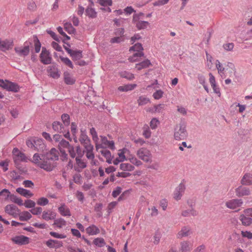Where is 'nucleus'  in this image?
I'll list each match as a JSON object with an SVG mask.
<instances>
[{"mask_svg": "<svg viewBox=\"0 0 252 252\" xmlns=\"http://www.w3.org/2000/svg\"><path fill=\"white\" fill-rule=\"evenodd\" d=\"M174 137L177 140H184L188 136L186 126L183 124L177 125L174 129Z\"/></svg>", "mask_w": 252, "mask_h": 252, "instance_id": "1", "label": "nucleus"}, {"mask_svg": "<svg viewBox=\"0 0 252 252\" xmlns=\"http://www.w3.org/2000/svg\"><path fill=\"white\" fill-rule=\"evenodd\" d=\"M63 47L66 52L69 54L73 61H78L83 58L82 51L80 50H73L65 46V45H63Z\"/></svg>", "mask_w": 252, "mask_h": 252, "instance_id": "2", "label": "nucleus"}, {"mask_svg": "<svg viewBox=\"0 0 252 252\" xmlns=\"http://www.w3.org/2000/svg\"><path fill=\"white\" fill-rule=\"evenodd\" d=\"M39 57L40 62L44 64H49L52 63V58L50 53L45 47L42 48V51Z\"/></svg>", "mask_w": 252, "mask_h": 252, "instance_id": "3", "label": "nucleus"}, {"mask_svg": "<svg viewBox=\"0 0 252 252\" xmlns=\"http://www.w3.org/2000/svg\"><path fill=\"white\" fill-rule=\"evenodd\" d=\"M11 240L14 244L20 246L25 245L30 243V238L22 235L13 237Z\"/></svg>", "mask_w": 252, "mask_h": 252, "instance_id": "4", "label": "nucleus"}, {"mask_svg": "<svg viewBox=\"0 0 252 252\" xmlns=\"http://www.w3.org/2000/svg\"><path fill=\"white\" fill-rule=\"evenodd\" d=\"M57 66V63H53L52 65L48 66L47 69V72L50 74V76L54 79H58L61 76Z\"/></svg>", "mask_w": 252, "mask_h": 252, "instance_id": "5", "label": "nucleus"}, {"mask_svg": "<svg viewBox=\"0 0 252 252\" xmlns=\"http://www.w3.org/2000/svg\"><path fill=\"white\" fill-rule=\"evenodd\" d=\"M32 43L31 42L28 43V42L26 41L25 42V45L23 49L16 47L15 48V51L16 53L20 56H27L29 55L30 51V46L32 45Z\"/></svg>", "mask_w": 252, "mask_h": 252, "instance_id": "6", "label": "nucleus"}, {"mask_svg": "<svg viewBox=\"0 0 252 252\" xmlns=\"http://www.w3.org/2000/svg\"><path fill=\"white\" fill-rule=\"evenodd\" d=\"M243 201L241 199H233L227 201L225 203L226 206L231 209H235L241 207L243 204Z\"/></svg>", "mask_w": 252, "mask_h": 252, "instance_id": "7", "label": "nucleus"}, {"mask_svg": "<svg viewBox=\"0 0 252 252\" xmlns=\"http://www.w3.org/2000/svg\"><path fill=\"white\" fill-rule=\"evenodd\" d=\"M40 164L39 165V167L44 170L50 172L52 171L56 166V163H52L49 160H41Z\"/></svg>", "mask_w": 252, "mask_h": 252, "instance_id": "8", "label": "nucleus"}, {"mask_svg": "<svg viewBox=\"0 0 252 252\" xmlns=\"http://www.w3.org/2000/svg\"><path fill=\"white\" fill-rule=\"evenodd\" d=\"M6 85H4L5 90L9 92L17 93L19 91V86L18 84L12 82L8 80H5Z\"/></svg>", "mask_w": 252, "mask_h": 252, "instance_id": "9", "label": "nucleus"}, {"mask_svg": "<svg viewBox=\"0 0 252 252\" xmlns=\"http://www.w3.org/2000/svg\"><path fill=\"white\" fill-rule=\"evenodd\" d=\"M235 193L237 196L241 197L250 195V190L249 188L240 186L235 189Z\"/></svg>", "mask_w": 252, "mask_h": 252, "instance_id": "10", "label": "nucleus"}, {"mask_svg": "<svg viewBox=\"0 0 252 252\" xmlns=\"http://www.w3.org/2000/svg\"><path fill=\"white\" fill-rule=\"evenodd\" d=\"M63 81L67 85H73L75 83V79L67 71L63 73Z\"/></svg>", "mask_w": 252, "mask_h": 252, "instance_id": "11", "label": "nucleus"}, {"mask_svg": "<svg viewBox=\"0 0 252 252\" xmlns=\"http://www.w3.org/2000/svg\"><path fill=\"white\" fill-rule=\"evenodd\" d=\"M241 183L243 185L250 186L252 185V174L249 173H247L244 174L242 177Z\"/></svg>", "mask_w": 252, "mask_h": 252, "instance_id": "12", "label": "nucleus"}, {"mask_svg": "<svg viewBox=\"0 0 252 252\" xmlns=\"http://www.w3.org/2000/svg\"><path fill=\"white\" fill-rule=\"evenodd\" d=\"M43 141L44 140L42 138H36L34 139V148L37 151L39 152L40 150H43L45 148V145L43 143Z\"/></svg>", "mask_w": 252, "mask_h": 252, "instance_id": "13", "label": "nucleus"}, {"mask_svg": "<svg viewBox=\"0 0 252 252\" xmlns=\"http://www.w3.org/2000/svg\"><path fill=\"white\" fill-rule=\"evenodd\" d=\"M16 191L20 195L27 198L31 197L33 195V194L30 190L23 188H18L16 189Z\"/></svg>", "mask_w": 252, "mask_h": 252, "instance_id": "14", "label": "nucleus"}, {"mask_svg": "<svg viewBox=\"0 0 252 252\" xmlns=\"http://www.w3.org/2000/svg\"><path fill=\"white\" fill-rule=\"evenodd\" d=\"M12 42L5 40L1 41L0 40V49L2 51L9 50L12 46Z\"/></svg>", "mask_w": 252, "mask_h": 252, "instance_id": "15", "label": "nucleus"}, {"mask_svg": "<svg viewBox=\"0 0 252 252\" xmlns=\"http://www.w3.org/2000/svg\"><path fill=\"white\" fill-rule=\"evenodd\" d=\"M150 65H152L151 61L147 59L144 61L136 64L135 67L138 70H140L143 68H145L149 67Z\"/></svg>", "mask_w": 252, "mask_h": 252, "instance_id": "16", "label": "nucleus"}, {"mask_svg": "<svg viewBox=\"0 0 252 252\" xmlns=\"http://www.w3.org/2000/svg\"><path fill=\"white\" fill-rule=\"evenodd\" d=\"M81 134L79 138V141L81 144H83L85 142H91V140L86 134V129L81 128L80 129Z\"/></svg>", "mask_w": 252, "mask_h": 252, "instance_id": "17", "label": "nucleus"}, {"mask_svg": "<svg viewBox=\"0 0 252 252\" xmlns=\"http://www.w3.org/2000/svg\"><path fill=\"white\" fill-rule=\"evenodd\" d=\"M52 128L55 131L61 133L63 132L64 126L59 121H54L52 125Z\"/></svg>", "mask_w": 252, "mask_h": 252, "instance_id": "18", "label": "nucleus"}, {"mask_svg": "<svg viewBox=\"0 0 252 252\" xmlns=\"http://www.w3.org/2000/svg\"><path fill=\"white\" fill-rule=\"evenodd\" d=\"M239 220L241 221L242 225L244 226H250L252 223V219L246 217L244 214L240 216Z\"/></svg>", "mask_w": 252, "mask_h": 252, "instance_id": "19", "label": "nucleus"}, {"mask_svg": "<svg viewBox=\"0 0 252 252\" xmlns=\"http://www.w3.org/2000/svg\"><path fill=\"white\" fill-rule=\"evenodd\" d=\"M65 205L63 203L58 208L59 212L63 216H70L71 214L69 209L68 208H65Z\"/></svg>", "mask_w": 252, "mask_h": 252, "instance_id": "20", "label": "nucleus"}, {"mask_svg": "<svg viewBox=\"0 0 252 252\" xmlns=\"http://www.w3.org/2000/svg\"><path fill=\"white\" fill-rule=\"evenodd\" d=\"M86 232L90 235H94L100 232L99 229L94 225L89 226L86 229Z\"/></svg>", "mask_w": 252, "mask_h": 252, "instance_id": "21", "label": "nucleus"}, {"mask_svg": "<svg viewBox=\"0 0 252 252\" xmlns=\"http://www.w3.org/2000/svg\"><path fill=\"white\" fill-rule=\"evenodd\" d=\"M101 154L106 158V162L109 163H112V159L114 157L111 156V153L108 150L100 151Z\"/></svg>", "mask_w": 252, "mask_h": 252, "instance_id": "22", "label": "nucleus"}, {"mask_svg": "<svg viewBox=\"0 0 252 252\" xmlns=\"http://www.w3.org/2000/svg\"><path fill=\"white\" fill-rule=\"evenodd\" d=\"M189 229L187 226H184L177 234V238L181 239L183 237H186L189 235Z\"/></svg>", "mask_w": 252, "mask_h": 252, "instance_id": "23", "label": "nucleus"}, {"mask_svg": "<svg viewBox=\"0 0 252 252\" xmlns=\"http://www.w3.org/2000/svg\"><path fill=\"white\" fill-rule=\"evenodd\" d=\"M4 211L7 214H11L12 212L20 211L18 208L14 204H8L4 208Z\"/></svg>", "mask_w": 252, "mask_h": 252, "instance_id": "24", "label": "nucleus"}, {"mask_svg": "<svg viewBox=\"0 0 252 252\" xmlns=\"http://www.w3.org/2000/svg\"><path fill=\"white\" fill-rule=\"evenodd\" d=\"M64 29L69 34H75L76 33V29L72 26L70 23L66 22L64 24Z\"/></svg>", "mask_w": 252, "mask_h": 252, "instance_id": "25", "label": "nucleus"}, {"mask_svg": "<svg viewBox=\"0 0 252 252\" xmlns=\"http://www.w3.org/2000/svg\"><path fill=\"white\" fill-rule=\"evenodd\" d=\"M85 13L86 16H88L91 18H95L97 16V13L95 11L94 9L88 6L85 10Z\"/></svg>", "mask_w": 252, "mask_h": 252, "instance_id": "26", "label": "nucleus"}, {"mask_svg": "<svg viewBox=\"0 0 252 252\" xmlns=\"http://www.w3.org/2000/svg\"><path fill=\"white\" fill-rule=\"evenodd\" d=\"M136 87V84H127L120 86L118 89L120 92H127L133 90Z\"/></svg>", "mask_w": 252, "mask_h": 252, "instance_id": "27", "label": "nucleus"}, {"mask_svg": "<svg viewBox=\"0 0 252 252\" xmlns=\"http://www.w3.org/2000/svg\"><path fill=\"white\" fill-rule=\"evenodd\" d=\"M32 217V215L28 211H23L21 215H19V220L22 221H28Z\"/></svg>", "mask_w": 252, "mask_h": 252, "instance_id": "28", "label": "nucleus"}, {"mask_svg": "<svg viewBox=\"0 0 252 252\" xmlns=\"http://www.w3.org/2000/svg\"><path fill=\"white\" fill-rule=\"evenodd\" d=\"M33 38L35 52L36 53H38L39 52V51L40 50L41 44L36 35H33Z\"/></svg>", "mask_w": 252, "mask_h": 252, "instance_id": "29", "label": "nucleus"}, {"mask_svg": "<svg viewBox=\"0 0 252 252\" xmlns=\"http://www.w3.org/2000/svg\"><path fill=\"white\" fill-rule=\"evenodd\" d=\"M150 23L148 21H140L136 24L135 26L138 30H141L147 29Z\"/></svg>", "mask_w": 252, "mask_h": 252, "instance_id": "30", "label": "nucleus"}, {"mask_svg": "<svg viewBox=\"0 0 252 252\" xmlns=\"http://www.w3.org/2000/svg\"><path fill=\"white\" fill-rule=\"evenodd\" d=\"M101 140L103 144L107 145L108 146V147L111 150H113L115 149V143L113 141L108 140L107 138L105 136L101 137Z\"/></svg>", "mask_w": 252, "mask_h": 252, "instance_id": "31", "label": "nucleus"}, {"mask_svg": "<svg viewBox=\"0 0 252 252\" xmlns=\"http://www.w3.org/2000/svg\"><path fill=\"white\" fill-rule=\"evenodd\" d=\"M120 75L121 77L126 78L128 80H132L134 78V75L128 71H124L120 72Z\"/></svg>", "mask_w": 252, "mask_h": 252, "instance_id": "32", "label": "nucleus"}, {"mask_svg": "<svg viewBox=\"0 0 252 252\" xmlns=\"http://www.w3.org/2000/svg\"><path fill=\"white\" fill-rule=\"evenodd\" d=\"M120 168L123 171H132L134 169V166L129 163H121Z\"/></svg>", "mask_w": 252, "mask_h": 252, "instance_id": "33", "label": "nucleus"}, {"mask_svg": "<svg viewBox=\"0 0 252 252\" xmlns=\"http://www.w3.org/2000/svg\"><path fill=\"white\" fill-rule=\"evenodd\" d=\"M53 225H56L58 228H62L63 226L66 225L65 220L63 219H55Z\"/></svg>", "mask_w": 252, "mask_h": 252, "instance_id": "34", "label": "nucleus"}, {"mask_svg": "<svg viewBox=\"0 0 252 252\" xmlns=\"http://www.w3.org/2000/svg\"><path fill=\"white\" fill-rule=\"evenodd\" d=\"M61 119L64 126H68L70 124V116L68 114L64 113L61 116Z\"/></svg>", "mask_w": 252, "mask_h": 252, "instance_id": "35", "label": "nucleus"}, {"mask_svg": "<svg viewBox=\"0 0 252 252\" xmlns=\"http://www.w3.org/2000/svg\"><path fill=\"white\" fill-rule=\"evenodd\" d=\"M139 105H144L150 102V100L149 98L144 96H140L137 100Z\"/></svg>", "mask_w": 252, "mask_h": 252, "instance_id": "36", "label": "nucleus"}, {"mask_svg": "<svg viewBox=\"0 0 252 252\" xmlns=\"http://www.w3.org/2000/svg\"><path fill=\"white\" fill-rule=\"evenodd\" d=\"M61 60L67 66L73 69L74 66L72 63V62L67 57H63V56H60Z\"/></svg>", "mask_w": 252, "mask_h": 252, "instance_id": "37", "label": "nucleus"}, {"mask_svg": "<svg viewBox=\"0 0 252 252\" xmlns=\"http://www.w3.org/2000/svg\"><path fill=\"white\" fill-rule=\"evenodd\" d=\"M93 243L99 247H102L103 246L105 245V242L104 241V240L102 238H96L94 239L93 241Z\"/></svg>", "mask_w": 252, "mask_h": 252, "instance_id": "38", "label": "nucleus"}, {"mask_svg": "<svg viewBox=\"0 0 252 252\" xmlns=\"http://www.w3.org/2000/svg\"><path fill=\"white\" fill-rule=\"evenodd\" d=\"M191 214L193 216H196L198 214L197 211L194 209L191 208L190 210H187L182 212V215L184 217H187L189 214Z\"/></svg>", "mask_w": 252, "mask_h": 252, "instance_id": "39", "label": "nucleus"}, {"mask_svg": "<svg viewBox=\"0 0 252 252\" xmlns=\"http://www.w3.org/2000/svg\"><path fill=\"white\" fill-rule=\"evenodd\" d=\"M41 154L39 155L38 153H35L34 154L33 156V160L32 161L33 163L36 164L38 167L39 164H40L41 162L39 161L41 160Z\"/></svg>", "mask_w": 252, "mask_h": 252, "instance_id": "40", "label": "nucleus"}, {"mask_svg": "<svg viewBox=\"0 0 252 252\" xmlns=\"http://www.w3.org/2000/svg\"><path fill=\"white\" fill-rule=\"evenodd\" d=\"M216 67L218 69V72L222 74H224V71H227L228 70V68L223 67L219 60L216 61Z\"/></svg>", "mask_w": 252, "mask_h": 252, "instance_id": "41", "label": "nucleus"}, {"mask_svg": "<svg viewBox=\"0 0 252 252\" xmlns=\"http://www.w3.org/2000/svg\"><path fill=\"white\" fill-rule=\"evenodd\" d=\"M26 208H34L35 206V203L32 200L27 199L25 200L24 205Z\"/></svg>", "mask_w": 252, "mask_h": 252, "instance_id": "42", "label": "nucleus"}, {"mask_svg": "<svg viewBox=\"0 0 252 252\" xmlns=\"http://www.w3.org/2000/svg\"><path fill=\"white\" fill-rule=\"evenodd\" d=\"M130 194V190H126L124 192H123L120 196L119 197L118 199V201H121L126 199Z\"/></svg>", "mask_w": 252, "mask_h": 252, "instance_id": "43", "label": "nucleus"}, {"mask_svg": "<svg viewBox=\"0 0 252 252\" xmlns=\"http://www.w3.org/2000/svg\"><path fill=\"white\" fill-rule=\"evenodd\" d=\"M48 202L49 200L47 198L42 197L38 199L37 204L40 206H45L48 203Z\"/></svg>", "mask_w": 252, "mask_h": 252, "instance_id": "44", "label": "nucleus"}, {"mask_svg": "<svg viewBox=\"0 0 252 252\" xmlns=\"http://www.w3.org/2000/svg\"><path fill=\"white\" fill-rule=\"evenodd\" d=\"M57 242V240L53 239H49L46 241L45 244L49 248H56V243Z\"/></svg>", "mask_w": 252, "mask_h": 252, "instance_id": "45", "label": "nucleus"}, {"mask_svg": "<svg viewBox=\"0 0 252 252\" xmlns=\"http://www.w3.org/2000/svg\"><path fill=\"white\" fill-rule=\"evenodd\" d=\"M181 252H187V251H190V248L189 247V245L187 242H183L181 243Z\"/></svg>", "mask_w": 252, "mask_h": 252, "instance_id": "46", "label": "nucleus"}, {"mask_svg": "<svg viewBox=\"0 0 252 252\" xmlns=\"http://www.w3.org/2000/svg\"><path fill=\"white\" fill-rule=\"evenodd\" d=\"M41 160H54L53 156L50 155L48 153H45L41 154Z\"/></svg>", "mask_w": 252, "mask_h": 252, "instance_id": "47", "label": "nucleus"}, {"mask_svg": "<svg viewBox=\"0 0 252 252\" xmlns=\"http://www.w3.org/2000/svg\"><path fill=\"white\" fill-rule=\"evenodd\" d=\"M146 154H150V151L144 148L140 149L137 152V155L138 156L139 158L140 157H142V156H144Z\"/></svg>", "mask_w": 252, "mask_h": 252, "instance_id": "48", "label": "nucleus"}, {"mask_svg": "<svg viewBox=\"0 0 252 252\" xmlns=\"http://www.w3.org/2000/svg\"><path fill=\"white\" fill-rule=\"evenodd\" d=\"M82 158L76 157L75 158L76 163L82 169L85 168L87 167V164L85 162L81 160Z\"/></svg>", "mask_w": 252, "mask_h": 252, "instance_id": "49", "label": "nucleus"}, {"mask_svg": "<svg viewBox=\"0 0 252 252\" xmlns=\"http://www.w3.org/2000/svg\"><path fill=\"white\" fill-rule=\"evenodd\" d=\"M98 2L103 6H111L113 3L112 0H98Z\"/></svg>", "mask_w": 252, "mask_h": 252, "instance_id": "50", "label": "nucleus"}, {"mask_svg": "<svg viewBox=\"0 0 252 252\" xmlns=\"http://www.w3.org/2000/svg\"><path fill=\"white\" fill-rule=\"evenodd\" d=\"M70 144L69 142L66 141L64 139L62 138L59 142V149L63 147V148H68L70 147Z\"/></svg>", "mask_w": 252, "mask_h": 252, "instance_id": "51", "label": "nucleus"}, {"mask_svg": "<svg viewBox=\"0 0 252 252\" xmlns=\"http://www.w3.org/2000/svg\"><path fill=\"white\" fill-rule=\"evenodd\" d=\"M85 147L87 153L93 152L94 149V146L91 144V142H85L82 144Z\"/></svg>", "mask_w": 252, "mask_h": 252, "instance_id": "52", "label": "nucleus"}, {"mask_svg": "<svg viewBox=\"0 0 252 252\" xmlns=\"http://www.w3.org/2000/svg\"><path fill=\"white\" fill-rule=\"evenodd\" d=\"M57 30L58 32L60 33L61 35H62L64 38H65V39L67 40H69L70 39V36L67 35L63 31V28L61 27H58L57 28Z\"/></svg>", "mask_w": 252, "mask_h": 252, "instance_id": "53", "label": "nucleus"}, {"mask_svg": "<svg viewBox=\"0 0 252 252\" xmlns=\"http://www.w3.org/2000/svg\"><path fill=\"white\" fill-rule=\"evenodd\" d=\"M129 160L131 163L137 166L142 164V162L140 160H138L134 157H132V158H129Z\"/></svg>", "mask_w": 252, "mask_h": 252, "instance_id": "54", "label": "nucleus"}, {"mask_svg": "<svg viewBox=\"0 0 252 252\" xmlns=\"http://www.w3.org/2000/svg\"><path fill=\"white\" fill-rule=\"evenodd\" d=\"M163 94V92L161 90H158L153 94V96L155 99H159L162 96Z\"/></svg>", "mask_w": 252, "mask_h": 252, "instance_id": "55", "label": "nucleus"}, {"mask_svg": "<svg viewBox=\"0 0 252 252\" xmlns=\"http://www.w3.org/2000/svg\"><path fill=\"white\" fill-rule=\"evenodd\" d=\"M30 211L34 215H38L42 213V209L40 207H38L36 208L32 209Z\"/></svg>", "mask_w": 252, "mask_h": 252, "instance_id": "56", "label": "nucleus"}, {"mask_svg": "<svg viewBox=\"0 0 252 252\" xmlns=\"http://www.w3.org/2000/svg\"><path fill=\"white\" fill-rule=\"evenodd\" d=\"M226 73L224 74V77H233L235 76L236 74V70H233L231 69H228L227 71H225Z\"/></svg>", "mask_w": 252, "mask_h": 252, "instance_id": "57", "label": "nucleus"}, {"mask_svg": "<svg viewBox=\"0 0 252 252\" xmlns=\"http://www.w3.org/2000/svg\"><path fill=\"white\" fill-rule=\"evenodd\" d=\"M122 189L120 187H116L115 189H114L112 192V196L114 198L117 197L122 192Z\"/></svg>", "mask_w": 252, "mask_h": 252, "instance_id": "58", "label": "nucleus"}, {"mask_svg": "<svg viewBox=\"0 0 252 252\" xmlns=\"http://www.w3.org/2000/svg\"><path fill=\"white\" fill-rule=\"evenodd\" d=\"M77 126L75 122H72L71 124L70 129L72 136L76 135L77 131Z\"/></svg>", "mask_w": 252, "mask_h": 252, "instance_id": "59", "label": "nucleus"}, {"mask_svg": "<svg viewBox=\"0 0 252 252\" xmlns=\"http://www.w3.org/2000/svg\"><path fill=\"white\" fill-rule=\"evenodd\" d=\"M23 184L26 188H33L34 187V183L31 180H25L23 182Z\"/></svg>", "mask_w": 252, "mask_h": 252, "instance_id": "60", "label": "nucleus"}, {"mask_svg": "<svg viewBox=\"0 0 252 252\" xmlns=\"http://www.w3.org/2000/svg\"><path fill=\"white\" fill-rule=\"evenodd\" d=\"M90 133L92 135L93 139L94 141H97L98 139L97 132L94 127H92L90 129Z\"/></svg>", "mask_w": 252, "mask_h": 252, "instance_id": "61", "label": "nucleus"}, {"mask_svg": "<svg viewBox=\"0 0 252 252\" xmlns=\"http://www.w3.org/2000/svg\"><path fill=\"white\" fill-rule=\"evenodd\" d=\"M157 123H159L158 120L156 118H153L150 122V126L152 129H155L157 127Z\"/></svg>", "mask_w": 252, "mask_h": 252, "instance_id": "62", "label": "nucleus"}, {"mask_svg": "<svg viewBox=\"0 0 252 252\" xmlns=\"http://www.w3.org/2000/svg\"><path fill=\"white\" fill-rule=\"evenodd\" d=\"M241 234L243 237L247 238L249 239H252V233L250 231H241Z\"/></svg>", "mask_w": 252, "mask_h": 252, "instance_id": "63", "label": "nucleus"}, {"mask_svg": "<svg viewBox=\"0 0 252 252\" xmlns=\"http://www.w3.org/2000/svg\"><path fill=\"white\" fill-rule=\"evenodd\" d=\"M52 47L58 52H63L62 47L57 42L53 41L51 43Z\"/></svg>", "mask_w": 252, "mask_h": 252, "instance_id": "64", "label": "nucleus"}]
</instances>
